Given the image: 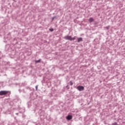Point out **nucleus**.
Returning a JSON list of instances; mask_svg holds the SVG:
<instances>
[{
  "instance_id": "obj_9",
  "label": "nucleus",
  "mask_w": 125,
  "mask_h": 125,
  "mask_svg": "<svg viewBox=\"0 0 125 125\" xmlns=\"http://www.w3.org/2000/svg\"><path fill=\"white\" fill-rule=\"evenodd\" d=\"M49 30L50 31V32H53L54 31L53 28H50Z\"/></svg>"
},
{
  "instance_id": "obj_2",
  "label": "nucleus",
  "mask_w": 125,
  "mask_h": 125,
  "mask_svg": "<svg viewBox=\"0 0 125 125\" xmlns=\"http://www.w3.org/2000/svg\"><path fill=\"white\" fill-rule=\"evenodd\" d=\"M76 88L79 91H83L84 89V87L83 86H78Z\"/></svg>"
},
{
  "instance_id": "obj_16",
  "label": "nucleus",
  "mask_w": 125,
  "mask_h": 125,
  "mask_svg": "<svg viewBox=\"0 0 125 125\" xmlns=\"http://www.w3.org/2000/svg\"><path fill=\"white\" fill-rule=\"evenodd\" d=\"M16 115H18V113H16Z\"/></svg>"
},
{
  "instance_id": "obj_3",
  "label": "nucleus",
  "mask_w": 125,
  "mask_h": 125,
  "mask_svg": "<svg viewBox=\"0 0 125 125\" xmlns=\"http://www.w3.org/2000/svg\"><path fill=\"white\" fill-rule=\"evenodd\" d=\"M64 40H67L68 41H72V36H66L64 37Z\"/></svg>"
},
{
  "instance_id": "obj_14",
  "label": "nucleus",
  "mask_w": 125,
  "mask_h": 125,
  "mask_svg": "<svg viewBox=\"0 0 125 125\" xmlns=\"http://www.w3.org/2000/svg\"><path fill=\"white\" fill-rule=\"evenodd\" d=\"M36 90H38V85H36L35 87Z\"/></svg>"
},
{
  "instance_id": "obj_5",
  "label": "nucleus",
  "mask_w": 125,
  "mask_h": 125,
  "mask_svg": "<svg viewBox=\"0 0 125 125\" xmlns=\"http://www.w3.org/2000/svg\"><path fill=\"white\" fill-rule=\"evenodd\" d=\"M83 42V38H82V37L78 38L77 42Z\"/></svg>"
},
{
  "instance_id": "obj_7",
  "label": "nucleus",
  "mask_w": 125,
  "mask_h": 125,
  "mask_svg": "<svg viewBox=\"0 0 125 125\" xmlns=\"http://www.w3.org/2000/svg\"><path fill=\"white\" fill-rule=\"evenodd\" d=\"M41 59H39L38 60L35 61V63H40V62H41Z\"/></svg>"
},
{
  "instance_id": "obj_12",
  "label": "nucleus",
  "mask_w": 125,
  "mask_h": 125,
  "mask_svg": "<svg viewBox=\"0 0 125 125\" xmlns=\"http://www.w3.org/2000/svg\"><path fill=\"white\" fill-rule=\"evenodd\" d=\"M55 18H56V17H53L52 19V21H53V20H54V19H55Z\"/></svg>"
},
{
  "instance_id": "obj_1",
  "label": "nucleus",
  "mask_w": 125,
  "mask_h": 125,
  "mask_svg": "<svg viewBox=\"0 0 125 125\" xmlns=\"http://www.w3.org/2000/svg\"><path fill=\"white\" fill-rule=\"evenodd\" d=\"M8 93L7 91H0V96H2V95H6Z\"/></svg>"
},
{
  "instance_id": "obj_4",
  "label": "nucleus",
  "mask_w": 125,
  "mask_h": 125,
  "mask_svg": "<svg viewBox=\"0 0 125 125\" xmlns=\"http://www.w3.org/2000/svg\"><path fill=\"white\" fill-rule=\"evenodd\" d=\"M73 119V116L72 115H68L66 117V120L68 121H70V120H72Z\"/></svg>"
},
{
  "instance_id": "obj_10",
  "label": "nucleus",
  "mask_w": 125,
  "mask_h": 125,
  "mask_svg": "<svg viewBox=\"0 0 125 125\" xmlns=\"http://www.w3.org/2000/svg\"><path fill=\"white\" fill-rule=\"evenodd\" d=\"M70 85H73V82L72 81H70Z\"/></svg>"
},
{
  "instance_id": "obj_6",
  "label": "nucleus",
  "mask_w": 125,
  "mask_h": 125,
  "mask_svg": "<svg viewBox=\"0 0 125 125\" xmlns=\"http://www.w3.org/2000/svg\"><path fill=\"white\" fill-rule=\"evenodd\" d=\"M88 21H89V23H92V22L94 21L93 18H90L88 20Z\"/></svg>"
},
{
  "instance_id": "obj_15",
  "label": "nucleus",
  "mask_w": 125,
  "mask_h": 125,
  "mask_svg": "<svg viewBox=\"0 0 125 125\" xmlns=\"http://www.w3.org/2000/svg\"><path fill=\"white\" fill-rule=\"evenodd\" d=\"M66 88H68V85H67V86H66Z\"/></svg>"
},
{
  "instance_id": "obj_17",
  "label": "nucleus",
  "mask_w": 125,
  "mask_h": 125,
  "mask_svg": "<svg viewBox=\"0 0 125 125\" xmlns=\"http://www.w3.org/2000/svg\"><path fill=\"white\" fill-rule=\"evenodd\" d=\"M68 89H69V87L68 88Z\"/></svg>"
},
{
  "instance_id": "obj_13",
  "label": "nucleus",
  "mask_w": 125,
  "mask_h": 125,
  "mask_svg": "<svg viewBox=\"0 0 125 125\" xmlns=\"http://www.w3.org/2000/svg\"><path fill=\"white\" fill-rule=\"evenodd\" d=\"M109 28H110V26H106V29L107 30H109Z\"/></svg>"
},
{
  "instance_id": "obj_11",
  "label": "nucleus",
  "mask_w": 125,
  "mask_h": 125,
  "mask_svg": "<svg viewBox=\"0 0 125 125\" xmlns=\"http://www.w3.org/2000/svg\"><path fill=\"white\" fill-rule=\"evenodd\" d=\"M112 125H118V124L117 123V122H115L113 124H112Z\"/></svg>"
},
{
  "instance_id": "obj_8",
  "label": "nucleus",
  "mask_w": 125,
  "mask_h": 125,
  "mask_svg": "<svg viewBox=\"0 0 125 125\" xmlns=\"http://www.w3.org/2000/svg\"><path fill=\"white\" fill-rule=\"evenodd\" d=\"M75 39H76V36H75L73 38L71 37V41H74V40H75Z\"/></svg>"
}]
</instances>
